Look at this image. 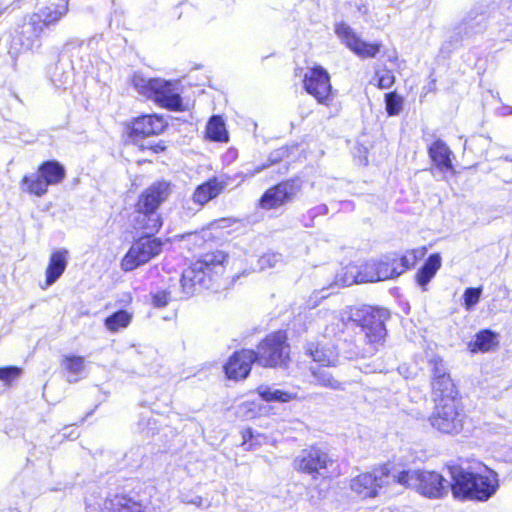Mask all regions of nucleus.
Returning a JSON list of instances; mask_svg holds the SVG:
<instances>
[{"label": "nucleus", "mask_w": 512, "mask_h": 512, "mask_svg": "<svg viewBox=\"0 0 512 512\" xmlns=\"http://www.w3.org/2000/svg\"><path fill=\"white\" fill-rule=\"evenodd\" d=\"M171 194V182L163 179L152 182L138 194L130 215V225L134 231L142 234L132 242L121 258L122 271H133L162 253L164 241L156 235L164 226L161 206Z\"/></svg>", "instance_id": "nucleus-1"}, {"label": "nucleus", "mask_w": 512, "mask_h": 512, "mask_svg": "<svg viewBox=\"0 0 512 512\" xmlns=\"http://www.w3.org/2000/svg\"><path fill=\"white\" fill-rule=\"evenodd\" d=\"M182 238L185 239L186 249L196 256V260L183 271L181 287L186 294H193L197 285H208L218 275L219 270H224L228 255L202 232L188 233Z\"/></svg>", "instance_id": "nucleus-2"}, {"label": "nucleus", "mask_w": 512, "mask_h": 512, "mask_svg": "<svg viewBox=\"0 0 512 512\" xmlns=\"http://www.w3.org/2000/svg\"><path fill=\"white\" fill-rule=\"evenodd\" d=\"M29 0H15L19 8ZM37 10L25 15L12 36V44L19 53L35 51L42 46V35L46 29L56 25L68 12V0H35Z\"/></svg>", "instance_id": "nucleus-3"}, {"label": "nucleus", "mask_w": 512, "mask_h": 512, "mask_svg": "<svg viewBox=\"0 0 512 512\" xmlns=\"http://www.w3.org/2000/svg\"><path fill=\"white\" fill-rule=\"evenodd\" d=\"M427 251L426 246H421L408 249L403 254L392 252L379 258L365 260L354 266L355 280L357 282H378L398 278L424 260Z\"/></svg>", "instance_id": "nucleus-4"}, {"label": "nucleus", "mask_w": 512, "mask_h": 512, "mask_svg": "<svg viewBox=\"0 0 512 512\" xmlns=\"http://www.w3.org/2000/svg\"><path fill=\"white\" fill-rule=\"evenodd\" d=\"M449 473L450 489L453 497L458 500L485 502L499 487L498 474L486 465L480 471L453 465L449 467Z\"/></svg>", "instance_id": "nucleus-5"}, {"label": "nucleus", "mask_w": 512, "mask_h": 512, "mask_svg": "<svg viewBox=\"0 0 512 512\" xmlns=\"http://www.w3.org/2000/svg\"><path fill=\"white\" fill-rule=\"evenodd\" d=\"M390 318L387 309L371 305L352 306L347 310L345 325L359 327L364 334L365 343L377 351L383 347L387 337L386 322Z\"/></svg>", "instance_id": "nucleus-6"}, {"label": "nucleus", "mask_w": 512, "mask_h": 512, "mask_svg": "<svg viewBox=\"0 0 512 512\" xmlns=\"http://www.w3.org/2000/svg\"><path fill=\"white\" fill-rule=\"evenodd\" d=\"M255 364L263 369H288L292 351L288 333L278 329L264 335L253 349Z\"/></svg>", "instance_id": "nucleus-7"}, {"label": "nucleus", "mask_w": 512, "mask_h": 512, "mask_svg": "<svg viewBox=\"0 0 512 512\" xmlns=\"http://www.w3.org/2000/svg\"><path fill=\"white\" fill-rule=\"evenodd\" d=\"M294 470L308 475L312 480H333L340 475V466L329 452L318 444L303 448L293 459Z\"/></svg>", "instance_id": "nucleus-8"}, {"label": "nucleus", "mask_w": 512, "mask_h": 512, "mask_svg": "<svg viewBox=\"0 0 512 512\" xmlns=\"http://www.w3.org/2000/svg\"><path fill=\"white\" fill-rule=\"evenodd\" d=\"M66 176V168L61 162L55 159L44 160L34 173L25 174L19 185L23 193L40 198L48 193L50 186L61 184Z\"/></svg>", "instance_id": "nucleus-9"}, {"label": "nucleus", "mask_w": 512, "mask_h": 512, "mask_svg": "<svg viewBox=\"0 0 512 512\" xmlns=\"http://www.w3.org/2000/svg\"><path fill=\"white\" fill-rule=\"evenodd\" d=\"M468 420V412L463 399L436 403L428 421L439 434L456 436L463 432Z\"/></svg>", "instance_id": "nucleus-10"}, {"label": "nucleus", "mask_w": 512, "mask_h": 512, "mask_svg": "<svg viewBox=\"0 0 512 512\" xmlns=\"http://www.w3.org/2000/svg\"><path fill=\"white\" fill-rule=\"evenodd\" d=\"M428 364L431 368L430 391L433 403L462 399L460 390L452 379L443 358L434 355L429 359Z\"/></svg>", "instance_id": "nucleus-11"}, {"label": "nucleus", "mask_w": 512, "mask_h": 512, "mask_svg": "<svg viewBox=\"0 0 512 512\" xmlns=\"http://www.w3.org/2000/svg\"><path fill=\"white\" fill-rule=\"evenodd\" d=\"M299 177L281 180L268 187L257 200V207L264 211L277 210L292 202L301 191Z\"/></svg>", "instance_id": "nucleus-12"}, {"label": "nucleus", "mask_w": 512, "mask_h": 512, "mask_svg": "<svg viewBox=\"0 0 512 512\" xmlns=\"http://www.w3.org/2000/svg\"><path fill=\"white\" fill-rule=\"evenodd\" d=\"M137 87L141 95L153 100L158 106L170 111L183 110L181 96L175 92L171 82L152 78L137 85Z\"/></svg>", "instance_id": "nucleus-13"}, {"label": "nucleus", "mask_w": 512, "mask_h": 512, "mask_svg": "<svg viewBox=\"0 0 512 512\" xmlns=\"http://www.w3.org/2000/svg\"><path fill=\"white\" fill-rule=\"evenodd\" d=\"M304 91L312 96L317 103L330 105L333 99L331 77L328 71L319 64L308 68L302 78Z\"/></svg>", "instance_id": "nucleus-14"}, {"label": "nucleus", "mask_w": 512, "mask_h": 512, "mask_svg": "<svg viewBox=\"0 0 512 512\" xmlns=\"http://www.w3.org/2000/svg\"><path fill=\"white\" fill-rule=\"evenodd\" d=\"M389 475L390 472L385 465L379 466L352 478L350 488L361 499L375 498L379 490L388 485Z\"/></svg>", "instance_id": "nucleus-15"}, {"label": "nucleus", "mask_w": 512, "mask_h": 512, "mask_svg": "<svg viewBox=\"0 0 512 512\" xmlns=\"http://www.w3.org/2000/svg\"><path fill=\"white\" fill-rule=\"evenodd\" d=\"M169 124L164 115L158 113L141 114L126 124L127 136L135 141L163 134Z\"/></svg>", "instance_id": "nucleus-16"}, {"label": "nucleus", "mask_w": 512, "mask_h": 512, "mask_svg": "<svg viewBox=\"0 0 512 512\" xmlns=\"http://www.w3.org/2000/svg\"><path fill=\"white\" fill-rule=\"evenodd\" d=\"M335 33L345 47L361 59L375 58L381 50L382 44L380 42H368L363 40L360 35L345 22H339L335 25Z\"/></svg>", "instance_id": "nucleus-17"}, {"label": "nucleus", "mask_w": 512, "mask_h": 512, "mask_svg": "<svg viewBox=\"0 0 512 512\" xmlns=\"http://www.w3.org/2000/svg\"><path fill=\"white\" fill-rule=\"evenodd\" d=\"M254 364L252 348L237 349L223 364V373L228 380L244 381L249 377Z\"/></svg>", "instance_id": "nucleus-18"}, {"label": "nucleus", "mask_w": 512, "mask_h": 512, "mask_svg": "<svg viewBox=\"0 0 512 512\" xmlns=\"http://www.w3.org/2000/svg\"><path fill=\"white\" fill-rule=\"evenodd\" d=\"M450 483L439 472L418 470L415 491L429 499H441L448 494Z\"/></svg>", "instance_id": "nucleus-19"}, {"label": "nucleus", "mask_w": 512, "mask_h": 512, "mask_svg": "<svg viewBox=\"0 0 512 512\" xmlns=\"http://www.w3.org/2000/svg\"><path fill=\"white\" fill-rule=\"evenodd\" d=\"M431 162L442 173L449 172L456 174L453 164V152L448 145L441 139L434 140L427 148Z\"/></svg>", "instance_id": "nucleus-20"}, {"label": "nucleus", "mask_w": 512, "mask_h": 512, "mask_svg": "<svg viewBox=\"0 0 512 512\" xmlns=\"http://www.w3.org/2000/svg\"><path fill=\"white\" fill-rule=\"evenodd\" d=\"M226 185V181L217 176L209 177L195 187L192 193V201L199 206H204L222 194Z\"/></svg>", "instance_id": "nucleus-21"}, {"label": "nucleus", "mask_w": 512, "mask_h": 512, "mask_svg": "<svg viewBox=\"0 0 512 512\" xmlns=\"http://www.w3.org/2000/svg\"><path fill=\"white\" fill-rule=\"evenodd\" d=\"M305 354L311 358L309 366L319 367H338L339 355L328 346L321 343H309L305 349Z\"/></svg>", "instance_id": "nucleus-22"}, {"label": "nucleus", "mask_w": 512, "mask_h": 512, "mask_svg": "<svg viewBox=\"0 0 512 512\" xmlns=\"http://www.w3.org/2000/svg\"><path fill=\"white\" fill-rule=\"evenodd\" d=\"M424 259V262L414 275V281L422 291H427L429 283L442 267V256L440 253L435 252L427 258L424 257Z\"/></svg>", "instance_id": "nucleus-23"}, {"label": "nucleus", "mask_w": 512, "mask_h": 512, "mask_svg": "<svg viewBox=\"0 0 512 512\" xmlns=\"http://www.w3.org/2000/svg\"><path fill=\"white\" fill-rule=\"evenodd\" d=\"M309 372L316 386L331 390H343L344 382L336 372L337 367L309 366Z\"/></svg>", "instance_id": "nucleus-24"}, {"label": "nucleus", "mask_w": 512, "mask_h": 512, "mask_svg": "<svg viewBox=\"0 0 512 512\" xmlns=\"http://www.w3.org/2000/svg\"><path fill=\"white\" fill-rule=\"evenodd\" d=\"M105 505L109 512H146L143 502L127 493L108 496Z\"/></svg>", "instance_id": "nucleus-25"}, {"label": "nucleus", "mask_w": 512, "mask_h": 512, "mask_svg": "<svg viewBox=\"0 0 512 512\" xmlns=\"http://www.w3.org/2000/svg\"><path fill=\"white\" fill-rule=\"evenodd\" d=\"M69 252L62 248L51 253L45 270V287L54 284L65 272L68 263Z\"/></svg>", "instance_id": "nucleus-26"}, {"label": "nucleus", "mask_w": 512, "mask_h": 512, "mask_svg": "<svg viewBox=\"0 0 512 512\" xmlns=\"http://www.w3.org/2000/svg\"><path fill=\"white\" fill-rule=\"evenodd\" d=\"M499 346L498 334L488 328L479 330L468 343L471 353H487Z\"/></svg>", "instance_id": "nucleus-27"}, {"label": "nucleus", "mask_w": 512, "mask_h": 512, "mask_svg": "<svg viewBox=\"0 0 512 512\" xmlns=\"http://www.w3.org/2000/svg\"><path fill=\"white\" fill-rule=\"evenodd\" d=\"M61 367L69 382H76L83 378L86 369L84 356L66 354L61 359Z\"/></svg>", "instance_id": "nucleus-28"}, {"label": "nucleus", "mask_w": 512, "mask_h": 512, "mask_svg": "<svg viewBox=\"0 0 512 512\" xmlns=\"http://www.w3.org/2000/svg\"><path fill=\"white\" fill-rule=\"evenodd\" d=\"M205 136L214 142H228L229 134L226 130L225 122L219 115H213L207 122Z\"/></svg>", "instance_id": "nucleus-29"}, {"label": "nucleus", "mask_w": 512, "mask_h": 512, "mask_svg": "<svg viewBox=\"0 0 512 512\" xmlns=\"http://www.w3.org/2000/svg\"><path fill=\"white\" fill-rule=\"evenodd\" d=\"M256 392L262 401L267 403H288L296 398V394L281 389H271L268 386H259Z\"/></svg>", "instance_id": "nucleus-30"}, {"label": "nucleus", "mask_w": 512, "mask_h": 512, "mask_svg": "<svg viewBox=\"0 0 512 512\" xmlns=\"http://www.w3.org/2000/svg\"><path fill=\"white\" fill-rule=\"evenodd\" d=\"M132 318V312L127 310H118L104 320V325L107 330L112 333H116L119 330L128 327L132 321Z\"/></svg>", "instance_id": "nucleus-31"}, {"label": "nucleus", "mask_w": 512, "mask_h": 512, "mask_svg": "<svg viewBox=\"0 0 512 512\" xmlns=\"http://www.w3.org/2000/svg\"><path fill=\"white\" fill-rule=\"evenodd\" d=\"M385 109L388 116L400 114L404 106V98L396 91H390L384 96Z\"/></svg>", "instance_id": "nucleus-32"}, {"label": "nucleus", "mask_w": 512, "mask_h": 512, "mask_svg": "<svg viewBox=\"0 0 512 512\" xmlns=\"http://www.w3.org/2000/svg\"><path fill=\"white\" fill-rule=\"evenodd\" d=\"M23 369L19 366L9 365L0 367V382L11 387L22 375Z\"/></svg>", "instance_id": "nucleus-33"}, {"label": "nucleus", "mask_w": 512, "mask_h": 512, "mask_svg": "<svg viewBox=\"0 0 512 512\" xmlns=\"http://www.w3.org/2000/svg\"><path fill=\"white\" fill-rule=\"evenodd\" d=\"M482 287H469L466 288L462 296V306L465 310H472L475 305L480 301L482 295Z\"/></svg>", "instance_id": "nucleus-34"}, {"label": "nucleus", "mask_w": 512, "mask_h": 512, "mask_svg": "<svg viewBox=\"0 0 512 512\" xmlns=\"http://www.w3.org/2000/svg\"><path fill=\"white\" fill-rule=\"evenodd\" d=\"M376 87L379 89H389L395 83V76L389 69H385L383 72L375 71Z\"/></svg>", "instance_id": "nucleus-35"}, {"label": "nucleus", "mask_w": 512, "mask_h": 512, "mask_svg": "<svg viewBox=\"0 0 512 512\" xmlns=\"http://www.w3.org/2000/svg\"><path fill=\"white\" fill-rule=\"evenodd\" d=\"M416 478H418V470H404L398 473V475L396 476V482L401 484L405 488L415 489Z\"/></svg>", "instance_id": "nucleus-36"}, {"label": "nucleus", "mask_w": 512, "mask_h": 512, "mask_svg": "<svg viewBox=\"0 0 512 512\" xmlns=\"http://www.w3.org/2000/svg\"><path fill=\"white\" fill-rule=\"evenodd\" d=\"M240 434L242 437V446H244L247 450L252 449L258 444L252 428L245 427L241 430Z\"/></svg>", "instance_id": "nucleus-37"}, {"label": "nucleus", "mask_w": 512, "mask_h": 512, "mask_svg": "<svg viewBox=\"0 0 512 512\" xmlns=\"http://www.w3.org/2000/svg\"><path fill=\"white\" fill-rule=\"evenodd\" d=\"M170 302V293L166 290L157 291L152 294V305L156 308H163Z\"/></svg>", "instance_id": "nucleus-38"}, {"label": "nucleus", "mask_w": 512, "mask_h": 512, "mask_svg": "<svg viewBox=\"0 0 512 512\" xmlns=\"http://www.w3.org/2000/svg\"><path fill=\"white\" fill-rule=\"evenodd\" d=\"M166 141L160 140L158 142L149 145H140L139 150L141 152L149 151L152 154H161L167 151Z\"/></svg>", "instance_id": "nucleus-39"}, {"label": "nucleus", "mask_w": 512, "mask_h": 512, "mask_svg": "<svg viewBox=\"0 0 512 512\" xmlns=\"http://www.w3.org/2000/svg\"><path fill=\"white\" fill-rule=\"evenodd\" d=\"M220 221L224 222V221H227V219L226 218H221V219L214 220L211 223H209L208 227H211V226H213L214 224H216V223H218Z\"/></svg>", "instance_id": "nucleus-40"}, {"label": "nucleus", "mask_w": 512, "mask_h": 512, "mask_svg": "<svg viewBox=\"0 0 512 512\" xmlns=\"http://www.w3.org/2000/svg\"><path fill=\"white\" fill-rule=\"evenodd\" d=\"M127 296H128L127 303H131V301H132V297H131V295H130V294H128Z\"/></svg>", "instance_id": "nucleus-41"}]
</instances>
